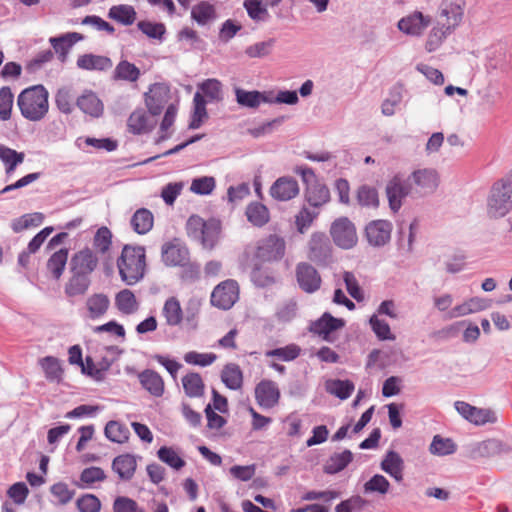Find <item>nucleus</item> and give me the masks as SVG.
I'll return each instance as SVG.
<instances>
[{
  "label": "nucleus",
  "instance_id": "obj_1",
  "mask_svg": "<svg viewBox=\"0 0 512 512\" xmlns=\"http://www.w3.org/2000/svg\"><path fill=\"white\" fill-rule=\"evenodd\" d=\"M511 211L512 172L493 183L485 201V213L489 220L497 221L503 219Z\"/></svg>",
  "mask_w": 512,
  "mask_h": 512
},
{
  "label": "nucleus",
  "instance_id": "obj_2",
  "mask_svg": "<svg viewBox=\"0 0 512 512\" xmlns=\"http://www.w3.org/2000/svg\"><path fill=\"white\" fill-rule=\"evenodd\" d=\"M121 280L129 286L140 282L146 272V251L142 246L125 245L117 259Z\"/></svg>",
  "mask_w": 512,
  "mask_h": 512
},
{
  "label": "nucleus",
  "instance_id": "obj_3",
  "mask_svg": "<svg viewBox=\"0 0 512 512\" xmlns=\"http://www.w3.org/2000/svg\"><path fill=\"white\" fill-rule=\"evenodd\" d=\"M22 116L30 121H40L49 110L48 91L43 85L24 89L17 98Z\"/></svg>",
  "mask_w": 512,
  "mask_h": 512
},
{
  "label": "nucleus",
  "instance_id": "obj_4",
  "mask_svg": "<svg viewBox=\"0 0 512 512\" xmlns=\"http://www.w3.org/2000/svg\"><path fill=\"white\" fill-rule=\"evenodd\" d=\"M186 229L188 236L204 249L212 250L221 238V224L216 219L205 221L193 215L188 219Z\"/></svg>",
  "mask_w": 512,
  "mask_h": 512
},
{
  "label": "nucleus",
  "instance_id": "obj_5",
  "mask_svg": "<svg viewBox=\"0 0 512 512\" xmlns=\"http://www.w3.org/2000/svg\"><path fill=\"white\" fill-rule=\"evenodd\" d=\"M385 193L388 199L389 207L397 213L402 207L403 200L407 197L417 199L410 177L404 178L402 174H395L386 184Z\"/></svg>",
  "mask_w": 512,
  "mask_h": 512
},
{
  "label": "nucleus",
  "instance_id": "obj_6",
  "mask_svg": "<svg viewBox=\"0 0 512 512\" xmlns=\"http://www.w3.org/2000/svg\"><path fill=\"white\" fill-rule=\"evenodd\" d=\"M409 177L417 199L434 194L440 184L438 171L431 167L417 168L409 174Z\"/></svg>",
  "mask_w": 512,
  "mask_h": 512
},
{
  "label": "nucleus",
  "instance_id": "obj_7",
  "mask_svg": "<svg viewBox=\"0 0 512 512\" xmlns=\"http://www.w3.org/2000/svg\"><path fill=\"white\" fill-rule=\"evenodd\" d=\"M161 313L168 326H179L184 320L190 327H195L198 307L197 305L192 306L190 304L186 309V316L184 317L179 300L175 297H169L165 301Z\"/></svg>",
  "mask_w": 512,
  "mask_h": 512
},
{
  "label": "nucleus",
  "instance_id": "obj_8",
  "mask_svg": "<svg viewBox=\"0 0 512 512\" xmlns=\"http://www.w3.org/2000/svg\"><path fill=\"white\" fill-rule=\"evenodd\" d=\"M511 450L510 445L498 439L475 441L465 447L466 456L472 460L506 455Z\"/></svg>",
  "mask_w": 512,
  "mask_h": 512
},
{
  "label": "nucleus",
  "instance_id": "obj_9",
  "mask_svg": "<svg viewBox=\"0 0 512 512\" xmlns=\"http://www.w3.org/2000/svg\"><path fill=\"white\" fill-rule=\"evenodd\" d=\"M454 408L467 422L475 426L495 424L498 421L497 412L492 408L476 407L465 401H455Z\"/></svg>",
  "mask_w": 512,
  "mask_h": 512
},
{
  "label": "nucleus",
  "instance_id": "obj_10",
  "mask_svg": "<svg viewBox=\"0 0 512 512\" xmlns=\"http://www.w3.org/2000/svg\"><path fill=\"white\" fill-rule=\"evenodd\" d=\"M330 232L334 243L342 249H351L357 243L356 228L346 217L335 220Z\"/></svg>",
  "mask_w": 512,
  "mask_h": 512
},
{
  "label": "nucleus",
  "instance_id": "obj_11",
  "mask_svg": "<svg viewBox=\"0 0 512 512\" xmlns=\"http://www.w3.org/2000/svg\"><path fill=\"white\" fill-rule=\"evenodd\" d=\"M239 298V287L235 280H226L218 284L212 294L211 303L213 306L228 310Z\"/></svg>",
  "mask_w": 512,
  "mask_h": 512
},
{
  "label": "nucleus",
  "instance_id": "obj_12",
  "mask_svg": "<svg viewBox=\"0 0 512 512\" xmlns=\"http://www.w3.org/2000/svg\"><path fill=\"white\" fill-rule=\"evenodd\" d=\"M393 225L388 220L378 219L369 222L365 227V236L369 245L383 247L391 239Z\"/></svg>",
  "mask_w": 512,
  "mask_h": 512
},
{
  "label": "nucleus",
  "instance_id": "obj_13",
  "mask_svg": "<svg viewBox=\"0 0 512 512\" xmlns=\"http://www.w3.org/2000/svg\"><path fill=\"white\" fill-rule=\"evenodd\" d=\"M284 253V240L275 235H270L259 241L255 257L262 262H271L281 259Z\"/></svg>",
  "mask_w": 512,
  "mask_h": 512
},
{
  "label": "nucleus",
  "instance_id": "obj_14",
  "mask_svg": "<svg viewBox=\"0 0 512 512\" xmlns=\"http://www.w3.org/2000/svg\"><path fill=\"white\" fill-rule=\"evenodd\" d=\"M162 261L166 266H185L189 262V250L179 239H173L162 246Z\"/></svg>",
  "mask_w": 512,
  "mask_h": 512
},
{
  "label": "nucleus",
  "instance_id": "obj_15",
  "mask_svg": "<svg viewBox=\"0 0 512 512\" xmlns=\"http://www.w3.org/2000/svg\"><path fill=\"white\" fill-rule=\"evenodd\" d=\"M464 6V0H443L440 6V25L454 30L462 21Z\"/></svg>",
  "mask_w": 512,
  "mask_h": 512
},
{
  "label": "nucleus",
  "instance_id": "obj_16",
  "mask_svg": "<svg viewBox=\"0 0 512 512\" xmlns=\"http://www.w3.org/2000/svg\"><path fill=\"white\" fill-rule=\"evenodd\" d=\"M308 258L319 264L327 265L331 259V245L327 236L323 233H313L309 243Z\"/></svg>",
  "mask_w": 512,
  "mask_h": 512
},
{
  "label": "nucleus",
  "instance_id": "obj_17",
  "mask_svg": "<svg viewBox=\"0 0 512 512\" xmlns=\"http://www.w3.org/2000/svg\"><path fill=\"white\" fill-rule=\"evenodd\" d=\"M491 305L492 301L487 298L479 296L470 297L464 299L461 303H458L451 309L449 312V319H456L479 313L489 309Z\"/></svg>",
  "mask_w": 512,
  "mask_h": 512
},
{
  "label": "nucleus",
  "instance_id": "obj_18",
  "mask_svg": "<svg viewBox=\"0 0 512 512\" xmlns=\"http://www.w3.org/2000/svg\"><path fill=\"white\" fill-rule=\"evenodd\" d=\"M170 90L166 84L155 83L150 86L145 94V102L149 112L157 116L169 101Z\"/></svg>",
  "mask_w": 512,
  "mask_h": 512
},
{
  "label": "nucleus",
  "instance_id": "obj_19",
  "mask_svg": "<svg viewBox=\"0 0 512 512\" xmlns=\"http://www.w3.org/2000/svg\"><path fill=\"white\" fill-rule=\"evenodd\" d=\"M299 185L291 176L279 177L270 187V196L281 202L289 201L299 194Z\"/></svg>",
  "mask_w": 512,
  "mask_h": 512
},
{
  "label": "nucleus",
  "instance_id": "obj_20",
  "mask_svg": "<svg viewBox=\"0 0 512 512\" xmlns=\"http://www.w3.org/2000/svg\"><path fill=\"white\" fill-rule=\"evenodd\" d=\"M296 278L299 287L306 293H314L321 286L318 271L308 263H299L296 268Z\"/></svg>",
  "mask_w": 512,
  "mask_h": 512
},
{
  "label": "nucleus",
  "instance_id": "obj_21",
  "mask_svg": "<svg viewBox=\"0 0 512 512\" xmlns=\"http://www.w3.org/2000/svg\"><path fill=\"white\" fill-rule=\"evenodd\" d=\"M255 398L260 407L273 408L280 398L278 385L271 380H262L255 388Z\"/></svg>",
  "mask_w": 512,
  "mask_h": 512
},
{
  "label": "nucleus",
  "instance_id": "obj_22",
  "mask_svg": "<svg viewBox=\"0 0 512 512\" xmlns=\"http://www.w3.org/2000/svg\"><path fill=\"white\" fill-rule=\"evenodd\" d=\"M98 258L88 248L82 249L71 258V272L90 277V274L96 269Z\"/></svg>",
  "mask_w": 512,
  "mask_h": 512
},
{
  "label": "nucleus",
  "instance_id": "obj_23",
  "mask_svg": "<svg viewBox=\"0 0 512 512\" xmlns=\"http://www.w3.org/2000/svg\"><path fill=\"white\" fill-rule=\"evenodd\" d=\"M430 18L424 16L421 12L415 11L398 22V29L406 35L419 36L427 28Z\"/></svg>",
  "mask_w": 512,
  "mask_h": 512
},
{
  "label": "nucleus",
  "instance_id": "obj_24",
  "mask_svg": "<svg viewBox=\"0 0 512 512\" xmlns=\"http://www.w3.org/2000/svg\"><path fill=\"white\" fill-rule=\"evenodd\" d=\"M344 321L324 313L319 319L310 324V331L319 335L324 340H329V335L344 326Z\"/></svg>",
  "mask_w": 512,
  "mask_h": 512
},
{
  "label": "nucleus",
  "instance_id": "obj_25",
  "mask_svg": "<svg viewBox=\"0 0 512 512\" xmlns=\"http://www.w3.org/2000/svg\"><path fill=\"white\" fill-rule=\"evenodd\" d=\"M77 107L86 115L98 118L103 114L104 105L92 91H85L76 101Z\"/></svg>",
  "mask_w": 512,
  "mask_h": 512
},
{
  "label": "nucleus",
  "instance_id": "obj_26",
  "mask_svg": "<svg viewBox=\"0 0 512 512\" xmlns=\"http://www.w3.org/2000/svg\"><path fill=\"white\" fill-rule=\"evenodd\" d=\"M155 122L151 121L144 109H137L128 118L127 126L131 133L140 135L150 132Z\"/></svg>",
  "mask_w": 512,
  "mask_h": 512
},
{
  "label": "nucleus",
  "instance_id": "obj_27",
  "mask_svg": "<svg viewBox=\"0 0 512 512\" xmlns=\"http://www.w3.org/2000/svg\"><path fill=\"white\" fill-rule=\"evenodd\" d=\"M83 36L77 32H69L58 37H51L49 42L61 61H65L71 47L81 41Z\"/></svg>",
  "mask_w": 512,
  "mask_h": 512
},
{
  "label": "nucleus",
  "instance_id": "obj_28",
  "mask_svg": "<svg viewBox=\"0 0 512 512\" xmlns=\"http://www.w3.org/2000/svg\"><path fill=\"white\" fill-rule=\"evenodd\" d=\"M142 387L151 395L160 397L164 393V381L155 371L146 369L138 375Z\"/></svg>",
  "mask_w": 512,
  "mask_h": 512
},
{
  "label": "nucleus",
  "instance_id": "obj_29",
  "mask_svg": "<svg viewBox=\"0 0 512 512\" xmlns=\"http://www.w3.org/2000/svg\"><path fill=\"white\" fill-rule=\"evenodd\" d=\"M305 199L313 208H319L330 201V191L323 183L306 187Z\"/></svg>",
  "mask_w": 512,
  "mask_h": 512
},
{
  "label": "nucleus",
  "instance_id": "obj_30",
  "mask_svg": "<svg viewBox=\"0 0 512 512\" xmlns=\"http://www.w3.org/2000/svg\"><path fill=\"white\" fill-rule=\"evenodd\" d=\"M216 9L208 1H200L191 8V18L200 26L216 19Z\"/></svg>",
  "mask_w": 512,
  "mask_h": 512
},
{
  "label": "nucleus",
  "instance_id": "obj_31",
  "mask_svg": "<svg viewBox=\"0 0 512 512\" xmlns=\"http://www.w3.org/2000/svg\"><path fill=\"white\" fill-rule=\"evenodd\" d=\"M77 66L83 70L104 71L112 67V61L105 56L84 54L77 59Z\"/></svg>",
  "mask_w": 512,
  "mask_h": 512
},
{
  "label": "nucleus",
  "instance_id": "obj_32",
  "mask_svg": "<svg viewBox=\"0 0 512 512\" xmlns=\"http://www.w3.org/2000/svg\"><path fill=\"white\" fill-rule=\"evenodd\" d=\"M110 305L109 298L102 293L91 295L86 300V308L89 318L95 320L102 317L108 310Z\"/></svg>",
  "mask_w": 512,
  "mask_h": 512
},
{
  "label": "nucleus",
  "instance_id": "obj_33",
  "mask_svg": "<svg viewBox=\"0 0 512 512\" xmlns=\"http://www.w3.org/2000/svg\"><path fill=\"white\" fill-rule=\"evenodd\" d=\"M113 470L122 479H130L136 470V458L130 454H123L117 456L112 464Z\"/></svg>",
  "mask_w": 512,
  "mask_h": 512
},
{
  "label": "nucleus",
  "instance_id": "obj_34",
  "mask_svg": "<svg viewBox=\"0 0 512 512\" xmlns=\"http://www.w3.org/2000/svg\"><path fill=\"white\" fill-rule=\"evenodd\" d=\"M137 13L133 6L120 4L112 6L108 11V17L122 25H132L136 20Z\"/></svg>",
  "mask_w": 512,
  "mask_h": 512
},
{
  "label": "nucleus",
  "instance_id": "obj_35",
  "mask_svg": "<svg viewBox=\"0 0 512 512\" xmlns=\"http://www.w3.org/2000/svg\"><path fill=\"white\" fill-rule=\"evenodd\" d=\"M403 100V88L393 86L381 104V112L384 116H393L400 107Z\"/></svg>",
  "mask_w": 512,
  "mask_h": 512
},
{
  "label": "nucleus",
  "instance_id": "obj_36",
  "mask_svg": "<svg viewBox=\"0 0 512 512\" xmlns=\"http://www.w3.org/2000/svg\"><path fill=\"white\" fill-rule=\"evenodd\" d=\"M130 222L133 230L136 233L143 235L152 229L154 217L148 209L141 208L133 214Z\"/></svg>",
  "mask_w": 512,
  "mask_h": 512
},
{
  "label": "nucleus",
  "instance_id": "obj_37",
  "mask_svg": "<svg viewBox=\"0 0 512 512\" xmlns=\"http://www.w3.org/2000/svg\"><path fill=\"white\" fill-rule=\"evenodd\" d=\"M221 380L227 388L238 390L242 387L243 373L237 364L229 363L222 370Z\"/></svg>",
  "mask_w": 512,
  "mask_h": 512
},
{
  "label": "nucleus",
  "instance_id": "obj_38",
  "mask_svg": "<svg viewBox=\"0 0 512 512\" xmlns=\"http://www.w3.org/2000/svg\"><path fill=\"white\" fill-rule=\"evenodd\" d=\"M39 365L42 368L45 378L49 382L59 383L62 380L63 369L60 361L53 356H46L39 359Z\"/></svg>",
  "mask_w": 512,
  "mask_h": 512
},
{
  "label": "nucleus",
  "instance_id": "obj_39",
  "mask_svg": "<svg viewBox=\"0 0 512 512\" xmlns=\"http://www.w3.org/2000/svg\"><path fill=\"white\" fill-rule=\"evenodd\" d=\"M456 450L457 445L451 438L443 437L439 434L433 437L429 445V452L439 457L454 454Z\"/></svg>",
  "mask_w": 512,
  "mask_h": 512
},
{
  "label": "nucleus",
  "instance_id": "obj_40",
  "mask_svg": "<svg viewBox=\"0 0 512 512\" xmlns=\"http://www.w3.org/2000/svg\"><path fill=\"white\" fill-rule=\"evenodd\" d=\"M248 221L257 227L264 226L270 219L268 208L259 202H252L246 207Z\"/></svg>",
  "mask_w": 512,
  "mask_h": 512
},
{
  "label": "nucleus",
  "instance_id": "obj_41",
  "mask_svg": "<svg viewBox=\"0 0 512 512\" xmlns=\"http://www.w3.org/2000/svg\"><path fill=\"white\" fill-rule=\"evenodd\" d=\"M357 203L363 208L376 209L379 206V195L375 187L364 184L356 192Z\"/></svg>",
  "mask_w": 512,
  "mask_h": 512
},
{
  "label": "nucleus",
  "instance_id": "obj_42",
  "mask_svg": "<svg viewBox=\"0 0 512 512\" xmlns=\"http://www.w3.org/2000/svg\"><path fill=\"white\" fill-rule=\"evenodd\" d=\"M90 283V277L72 273L71 278L65 285V293L68 297L84 295L87 292Z\"/></svg>",
  "mask_w": 512,
  "mask_h": 512
},
{
  "label": "nucleus",
  "instance_id": "obj_43",
  "mask_svg": "<svg viewBox=\"0 0 512 512\" xmlns=\"http://www.w3.org/2000/svg\"><path fill=\"white\" fill-rule=\"evenodd\" d=\"M182 385L188 397L196 398L204 394V382L198 373H189L182 378Z\"/></svg>",
  "mask_w": 512,
  "mask_h": 512
},
{
  "label": "nucleus",
  "instance_id": "obj_44",
  "mask_svg": "<svg viewBox=\"0 0 512 512\" xmlns=\"http://www.w3.org/2000/svg\"><path fill=\"white\" fill-rule=\"evenodd\" d=\"M352 457L349 450L333 454L325 463V472L331 475L340 472L352 461Z\"/></svg>",
  "mask_w": 512,
  "mask_h": 512
},
{
  "label": "nucleus",
  "instance_id": "obj_45",
  "mask_svg": "<svg viewBox=\"0 0 512 512\" xmlns=\"http://www.w3.org/2000/svg\"><path fill=\"white\" fill-rule=\"evenodd\" d=\"M200 93L208 102H219L223 98L222 84L217 79H207L198 85Z\"/></svg>",
  "mask_w": 512,
  "mask_h": 512
},
{
  "label": "nucleus",
  "instance_id": "obj_46",
  "mask_svg": "<svg viewBox=\"0 0 512 512\" xmlns=\"http://www.w3.org/2000/svg\"><path fill=\"white\" fill-rule=\"evenodd\" d=\"M44 221V215L40 212L27 213L16 218L11 223V228L15 233H19L30 227H37Z\"/></svg>",
  "mask_w": 512,
  "mask_h": 512
},
{
  "label": "nucleus",
  "instance_id": "obj_47",
  "mask_svg": "<svg viewBox=\"0 0 512 512\" xmlns=\"http://www.w3.org/2000/svg\"><path fill=\"white\" fill-rule=\"evenodd\" d=\"M68 260V249L63 248L51 255L47 261V269L55 279H59Z\"/></svg>",
  "mask_w": 512,
  "mask_h": 512
},
{
  "label": "nucleus",
  "instance_id": "obj_48",
  "mask_svg": "<svg viewBox=\"0 0 512 512\" xmlns=\"http://www.w3.org/2000/svg\"><path fill=\"white\" fill-rule=\"evenodd\" d=\"M382 469L395 480L402 479L403 461L398 453L390 451L382 461Z\"/></svg>",
  "mask_w": 512,
  "mask_h": 512
},
{
  "label": "nucleus",
  "instance_id": "obj_49",
  "mask_svg": "<svg viewBox=\"0 0 512 512\" xmlns=\"http://www.w3.org/2000/svg\"><path fill=\"white\" fill-rule=\"evenodd\" d=\"M325 388L328 393L340 399H347L354 390V384L349 380H328Z\"/></svg>",
  "mask_w": 512,
  "mask_h": 512
},
{
  "label": "nucleus",
  "instance_id": "obj_50",
  "mask_svg": "<svg viewBox=\"0 0 512 512\" xmlns=\"http://www.w3.org/2000/svg\"><path fill=\"white\" fill-rule=\"evenodd\" d=\"M105 436L112 442L124 443L129 438V429L120 422L109 421L104 430Z\"/></svg>",
  "mask_w": 512,
  "mask_h": 512
},
{
  "label": "nucleus",
  "instance_id": "obj_51",
  "mask_svg": "<svg viewBox=\"0 0 512 512\" xmlns=\"http://www.w3.org/2000/svg\"><path fill=\"white\" fill-rule=\"evenodd\" d=\"M55 102L60 112L71 114L74 110V92L71 87L58 89L55 95Z\"/></svg>",
  "mask_w": 512,
  "mask_h": 512
},
{
  "label": "nucleus",
  "instance_id": "obj_52",
  "mask_svg": "<svg viewBox=\"0 0 512 512\" xmlns=\"http://www.w3.org/2000/svg\"><path fill=\"white\" fill-rule=\"evenodd\" d=\"M139 76L140 70L127 60L120 61L114 70V78L117 80L135 82Z\"/></svg>",
  "mask_w": 512,
  "mask_h": 512
},
{
  "label": "nucleus",
  "instance_id": "obj_53",
  "mask_svg": "<svg viewBox=\"0 0 512 512\" xmlns=\"http://www.w3.org/2000/svg\"><path fill=\"white\" fill-rule=\"evenodd\" d=\"M206 103L207 101L204 99L203 95L199 91L194 94V112L192 120L189 124V127L191 129L199 128L203 120L207 117Z\"/></svg>",
  "mask_w": 512,
  "mask_h": 512
},
{
  "label": "nucleus",
  "instance_id": "obj_54",
  "mask_svg": "<svg viewBox=\"0 0 512 512\" xmlns=\"http://www.w3.org/2000/svg\"><path fill=\"white\" fill-rule=\"evenodd\" d=\"M117 308L125 314H131L138 308L134 293L128 289L120 291L115 298Z\"/></svg>",
  "mask_w": 512,
  "mask_h": 512
},
{
  "label": "nucleus",
  "instance_id": "obj_55",
  "mask_svg": "<svg viewBox=\"0 0 512 512\" xmlns=\"http://www.w3.org/2000/svg\"><path fill=\"white\" fill-rule=\"evenodd\" d=\"M157 455L162 462L175 470H179L185 465V461L179 452L172 447H161L158 450Z\"/></svg>",
  "mask_w": 512,
  "mask_h": 512
},
{
  "label": "nucleus",
  "instance_id": "obj_56",
  "mask_svg": "<svg viewBox=\"0 0 512 512\" xmlns=\"http://www.w3.org/2000/svg\"><path fill=\"white\" fill-rule=\"evenodd\" d=\"M138 29L151 39L163 41L164 34L166 33V27L163 23L151 22L148 20H142L137 23Z\"/></svg>",
  "mask_w": 512,
  "mask_h": 512
},
{
  "label": "nucleus",
  "instance_id": "obj_57",
  "mask_svg": "<svg viewBox=\"0 0 512 512\" xmlns=\"http://www.w3.org/2000/svg\"><path fill=\"white\" fill-rule=\"evenodd\" d=\"M452 31L453 30H448L447 27L443 25L434 27L428 35L426 50L428 52L436 51Z\"/></svg>",
  "mask_w": 512,
  "mask_h": 512
},
{
  "label": "nucleus",
  "instance_id": "obj_58",
  "mask_svg": "<svg viewBox=\"0 0 512 512\" xmlns=\"http://www.w3.org/2000/svg\"><path fill=\"white\" fill-rule=\"evenodd\" d=\"M301 352V348L296 344H289L285 347H280L265 352L267 358L276 357L282 361H293Z\"/></svg>",
  "mask_w": 512,
  "mask_h": 512
},
{
  "label": "nucleus",
  "instance_id": "obj_59",
  "mask_svg": "<svg viewBox=\"0 0 512 512\" xmlns=\"http://www.w3.org/2000/svg\"><path fill=\"white\" fill-rule=\"evenodd\" d=\"M215 187L216 181L214 177L202 176L192 180L190 191L197 195H210Z\"/></svg>",
  "mask_w": 512,
  "mask_h": 512
},
{
  "label": "nucleus",
  "instance_id": "obj_60",
  "mask_svg": "<svg viewBox=\"0 0 512 512\" xmlns=\"http://www.w3.org/2000/svg\"><path fill=\"white\" fill-rule=\"evenodd\" d=\"M244 7L249 17L254 21H265L269 16L268 10L261 0H245Z\"/></svg>",
  "mask_w": 512,
  "mask_h": 512
},
{
  "label": "nucleus",
  "instance_id": "obj_61",
  "mask_svg": "<svg viewBox=\"0 0 512 512\" xmlns=\"http://www.w3.org/2000/svg\"><path fill=\"white\" fill-rule=\"evenodd\" d=\"M236 101L240 106L247 108H258L260 92L259 91H247L241 88L235 89Z\"/></svg>",
  "mask_w": 512,
  "mask_h": 512
},
{
  "label": "nucleus",
  "instance_id": "obj_62",
  "mask_svg": "<svg viewBox=\"0 0 512 512\" xmlns=\"http://www.w3.org/2000/svg\"><path fill=\"white\" fill-rule=\"evenodd\" d=\"M369 324L380 340H394L395 336L391 333L389 324L380 319L377 315H372L369 319Z\"/></svg>",
  "mask_w": 512,
  "mask_h": 512
},
{
  "label": "nucleus",
  "instance_id": "obj_63",
  "mask_svg": "<svg viewBox=\"0 0 512 512\" xmlns=\"http://www.w3.org/2000/svg\"><path fill=\"white\" fill-rule=\"evenodd\" d=\"M318 212L307 207H302L295 217V224L298 232L303 234L317 218Z\"/></svg>",
  "mask_w": 512,
  "mask_h": 512
},
{
  "label": "nucleus",
  "instance_id": "obj_64",
  "mask_svg": "<svg viewBox=\"0 0 512 512\" xmlns=\"http://www.w3.org/2000/svg\"><path fill=\"white\" fill-rule=\"evenodd\" d=\"M114 512H145L137 502L125 496L117 497L113 502Z\"/></svg>",
  "mask_w": 512,
  "mask_h": 512
}]
</instances>
